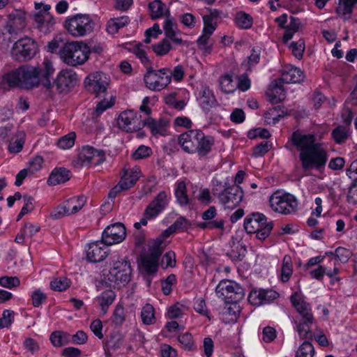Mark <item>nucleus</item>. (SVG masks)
<instances>
[{
  "mask_svg": "<svg viewBox=\"0 0 357 357\" xmlns=\"http://www.w3.org/2000/svg\"><path fill=\"white\" fill-rule=\"evenodd\" d=\"M293 145L300 151L299 159L303 170H320L323 169L328 160V153L323 144L316 142L313 134H303L295 131L291 135Z\"/></svg>",
  "mask_w": 357,
  "mask_h": 357,
  "instance_id": "1",
  "label": "nucleus"
},
{
  "mask_svg": "<svg viewBox=\"0 0 357 357\" xmlns=\"http://www.w3.org/2000/svg\"><path fill=\"white\" fill-rule=\"evenodd\" d=\"M40 68L29 64H24L6 73L3 81L10 87L31 90L40 84Z\"/></svg>",
  "mask_w": 357,
  "mask_h": 357,
  "instance_id": "2",
  "label": "nucleus"
},
{
  "mask_svg": "<svg viewBox=\"0 0 357 357\" xmlns=\"http://www.w3.org/2000/svg\"><path fill=\"white\" fill-rule=\"evenodd\" d=\"M290 301L298 312L294 321L295 331L301 339H311L313 335L311 328L315 323V319L310 304L305 301L297 293L291 296Z\"/></svg>",
  "mask_w": 357,
  "mask_h": 357,
  "instance_id": "3",
  "label": "nucleus"
},
{
  "mask_svg": "<svg viewBox=\"0 0 357 357\" xmlns=\"http://www.w3.org/2000/svg\"><path fill=\"white\" fill-rule=\"evenodd\" d=\"M90 47L83 41L64 43L59 51L61 59L68 66L84 64L89 58Z\"/></svg>",
  "mask_w": 357,
  "mask_h": 357,
  "instance_id": "4",
  "label": "nucleus"
},
{
  "mask_svg": "<svg viewBox=\"0 0 357 357\" xmlns=\"http://www.w3.org/2000/svg\"><path fill=\"white\" fill-rule=\"evenodd\" d=\"M273 228V222L268 221L265 215L252 213L244 220V229L248 234H255L259 240H265Z\"/></svg>",
  "mask_w": 357,
  "mask_h": 357,
  "instance_id": "5",
  "label": "nucleus"
},
{
  "mask_svg": "<svg viewBox=\"0 0 357 357\" xmlns=\"http://www.w3.org/2000/svg\"><path fill=\"white\" fill-rule=\"evenodd\" d=\"M94 21L89 15L77 14L68 17L65 22V28L73 37H84L91 33L94 29Z\"/></svg>",
  "mask_w": 357,
  "mask_h": 357,
  "instance_id": "6",
  "label": "nucleus"
},
{
  "mask_svg": "<svg viewBox=\"0 0 357 357\" xmlns=\"http://www.w3.org/2000/svg\"><path fill=\"white\" fill-rule=\"evenodd\" d=\"M170 75L171 69L169 68H162L156 70L149 67L144 76V81L149 89L160 91L171 83Z\"/></svg>",
  "mask_w": 357,
  "mask_h": 357,
  "instance_id": "7",
  "label": "nucleus"
},
{
  "mask_svg": "<svg viewBox=\"0 0 357 357\" xmlns=\"http://www.w3.org/2000/svg\"><path fill=\"white\" fill-rule=\"evenodd\" d=\"M269 203L273 211L284 215L295 213L298 208V201L293 195L279 191L270 197Z\"/></svg>",
  "mask_w": 357,
  "mask_h": 357,
  "instance_id": "8",
  "label": "nucleus"
},
{
  "mask_svg": "<svg viewBox=\"0 0 357 357\" xmlns=\"http://www.w3.org/2000/svg\"><path fill=\"white\" fill-rule=\"evenodd\" d=\"M215 294L225 302H239L245 296L244 289L238 284L227 280H222L218 283Z\"/></svg>",
  "mask_w": 357,
  "mask_h": 357,
  "instance_id": "9",
  "label": "nucleus"
},
{
  "mask_svg": "<svg viewBox=\"0 0 357 357\" xmlns=\"http://www.w3.org/2000/svg\"><path fill=\"white\" fill-rule=\"evenodd\" d=\"M224 189L219 193L218 198L225 209L232 210L239 205L243 200L244 193L239 185H230L225 182Z\"/></svg>",
  "mask_w": 357,
  "mask_h": 357,
  "instance_id": "10",
  "label": "nucleus"
},
{
  "mask_svg": "<svg viewBox=\"0 0 357 357\" xmlns=\"http://www.w3.org/2000/svg\"><path fill=\"white\" fill-rule=\"evenodd\" d=\"M110 83L109 77L102 72H96L89 75L85 80V88L97 98L105 97Z\"/></svg>",
  "mask_w": 357,
  "mask_h": 357,
  "instance_id": "11",
  "label": "nucleus"
},
{
  "mask_svg": "<svg viewBox=\"0 0 357 357\" xmlns=\"http://www.w3.org/2000/svg\"><path fill=\"white\" fill-rule=\"evenodd\" d=\"M38 51V45L30 38L26 37L16 41L11 49L13 59L22 62L32 59Z\"/></svg>",
  "mask_w": 357,
  "mask_h": 357,
  "instance_id": "12",
  "label": "nucleus"
},
{
  "mask_svg": "<svg viewBox=\"0 0 357 357\" xmlns=\"http://www.w3.org/2000/svg\"><path fill=\"white\" fill-rule=\"evenodd\" d=\"M34 7L36 10L33 15L36 27L44 33L50 32L55 23L49 12L51 8L50 5L35 2Z\"/></svg>",
  "mask_w": 357,
  "mask_h": 357,
  "instance_id": "13",
  "label": "nucleus"
},
{
  "mask_svg": "<svg viewBox=\"0 0 357 357\" xmlns=\"http://www.w3.org/2000/svg\"><path fill=\"white\" fill-rule=\"evenodd\" d=\"M131 272L130 264L127 260H118L114 263L113 267L109 271L108 279L117 284L125 285L130 280Z\"/></svg>",
  "mask_w": 357,
  "mask_h": 357,
  "instance_id": "14",
  "label": "nucleus"
},
{
  "mask_svg": "<svg viewBox=\"0 0 357 357\" xmlns=\"http://www.w3.org/2000/svg\"><path fill=\"white\" fill-rule=\"evenodd\" d=\"M105 160V152L90 146H83L78 155V162L82 167L91 165L97 166L102 164Z\"/></svg>",
  "mask_w": 357,
  "mask_h": 357,
  "instance_id": "15",
  "label": "nucleus"
},
{
  "mask_svg": "<svg viewBox=\"0 0 357 357\" xmlns=\"http://www.w3.org/2000/svg\"><path fill=\"white\" fill-rule=\"evenodd\" d=\"M167 195L165 191L160 192L154 199L148 205L144 211V218L139 222L140 225H146L147 219L158 215L167 205Z\"/></svg>",
  "mask_w": 357,
  "mask_h": 357,
  "instance_id": "16",
  "label": "nucleus"
},
{
  "mask_svg": "<svg viewBox=\"0 0 357 357\" xmlns=\"http://www.w3.org/2000/svg\"><path fill=\"white\" fill-rule=\"evenodd\" d=\"M126 236V227L121 222L107 226L102 234V241L107 246L123 241Z\"/></svg>",
  "mask_w": 357,
  "mask_h": 357,
  "instance_id": "17",
  "label": "nucleus"
},
{
  "mask_svg": "<svg viewBox=\"0 0 357 357\" xmlns=\"http://www.w3.org/2000/svg\"><path fill=\"white\" fill-rule=\"evenodd\" d=\"M26 26V17L25 13L16 10L8 15V20L5 29L10 35H17Z\"/></svg>",
  "mask_w": 357,
  "mask_h": 357,
  "instance_id": "18",
  "label": "nucleus"
},
{
  "mask_svg": "<svg viewBox=\"0 0 357 357\" xmlns=\"http://www.w3.org/2000/svg\"><path fill=\"white\" fill-rule=\"evenodd\" d=\"M165 39L170 40L176 45H186V42L182 39L181 31L178 29L177 24L174 21L172 17H165L162 25Z\"/></svg>",
  "mask_w": 357,
  "mask_h": 357,
  "instance_id": "19",
  "label": "nucleus"
},
{
  "mask_svg": "<svg viewBox=\"0 0 357 357\" xmlns=\"http://www.w3.org/2000/svg\"><path fill=\"white\" fill-rule=\"evenodd\" d=\"M117 124L121 130L127 132H132L140 128L142 123H138L137 115L133 111L128 110L119 114Z\"/></svg>",
  "mask_w": 357,
  "mask_h": 357,
  "instance_id": "20",
  "label": "nucleus"
},
{
  "mask_svg": "<svg viewBox=\"0 0 357 357\" xmlns=\"http://www.w3.org/2000/svg\"><path fill=\"white\" fill-rule=\"evenodd\" d=\"M200 130H190L178 136V144L188 153H196V145Z\"/></svg>",
  "mask_w": 357,
  "mask_h": 357,
  "instance_id": "21",
  "label": "nucleus"
},
{
  "mask_svg": "<svg viewBox=\"0 0 357 357\" xmlns=\"http://www.w3.org/2000/svg\"><path fill=\"white\" fill-rule=\"evenodd\" d=\"M76 82V73L71 69H63L60 71L54 83L57 90L61 93L68 91L70 88L73 87Z\"/></svg>",
  "mask_w": 357,
  "mask_h": 357,
  "instance_id": "22",
  "label": "nucleus"
},
{
  "mask_svg": "<svg viewBox=\"0 0 357 357\" xmlns=\"http://www.w3.org/2000/svg\"><path fill=\"white\" fill-rule=\"evenodd\" d=\"M139 177V174L137 172L128 173L126 171L118 184L109 191L108 194L109 197L114 199L121 191L131 188L135 184Z\"/></svg>",
  "mask_w": 357,
  "mask_h": 357,
  "instance_id": "23",
  "label": "nucleus"
},
{
  "mask_svg": "<svg viewBox=\"0 0 357 357\" xmlns=\"http://www.w3.org/2000/svg\"><path fill=\"white\" fill-rule=\"evenodd\" d=\"M108 253L107 245L101 241H96L89 245L86 250V259L89 261L97 263L103 261Z\"/></svg>",
  "mask_w": 357,
  "mask_h": 357,
  "instance_id": "24",
  "label": "nucleus"
},
{
  "mask_svg": "<svg viewBox=\"0 0 357 357\" xmlns=\"http://www.w3.org/2000/svg\"><path fill=\"white\" fill-rule=\"evenodd\" d=\"M142 126L149 128L153 135L165 136L169 127V121L163 118L156 120L149 116L142 121Z\"/></svg>",
  "mask_w": 357,
  "mask_h": 357,
  "instance_id": "25",
  "label": "nucleus"
},
{
  "mask_svg": "<svg viewBox=\"0 0 357 357\" xmlns=\"http://www.w3.org/2000/svg\"><path fill=\"white\" fill-rule=\"evenodd\" d=\"M124 336L120 332H114L109 337L103 341V349L107 357H112L111 351H116L123 345Z\"/></svg>",
  "mask_w": 357,
  "mask_h": 357,
  "instance_id": "26",
  "label": "nucleus"
},
{
  "mask_svg": "<svg viewBox=\"0 0 357 357\" xmlns=\"http://www.w3.org/2000/svg\"><path fill=\"white\" fill-rule=\"evenodd\" d=\"M214 137L211 135H206L202 130H200L199 133V139L196 145V153L199 157H204L208 155L214 145Z\"/></svg>",
  "mask_w": 357,
  "mask_h": 357,
  "instance_id": "27",
  "label": "nucleus"
},
{
  "mask_svg": "<svg viewBox=\"0 0 357 357\" xmlns=\"http://www.w3.org/2000/svg\"><path fill=\"white\" fill-rule=\"evenodd\" d=\"M304 79L303 71L296 67H286L279 79L283 84L299 83Z\"/></svg>",
  "mask_w": 357,
  "mask_h": 357,
  "instance_id": "28",
  "label": "nucleus"
},
{
  "mask_svg": "<svg viewBox=\"0 0 357 357\" xmlns=\"http://www.w3.org/2000/svg\"><path fill=\"white\" fill-rule=\"evenodd\" d=\"M266 94L272 104H277L283 101L285 98L283 83L279 79L274 80L272 82L271 89H269Z\"/></svg>",
  "mask_w": 357,
  "mask_h": 357,
  "instance_id": "29",
  "label": "nucleus"
},
{
  "mask_svg": "<svg viewBox=\"0 0 357 357\" xmlns=\"http://www.w3.org/2000/svg\"><path fill=\"white\" fill-rule=\"evenodd\" d=\"M71 177V173L66 168H56L50 174L47 183L56 185L68 181Z\"/></svg>",
  "mask_w": 357,
  "mask_h": 357,
  "instance_id": "30",
  "label": "nucleus"
},
{
  "mask_svg": "<svg viewBox=\"0 0 357 357\" xmlns=\"http://www.w3.org/2000/svg\"><path fill=\"white\" fill-rule=\"evenodd\" d=\"M149 10L152 20L161 18L164 16L171 17L166 5L160 0H154L149 3Z\"/></svg>",
  "mask_w": 357,
  "mask_h": 357,
  "instance_id": "31",
  "label": "nucleus"
},
{
  "mask_svg": "<svg viewBox=\"0 0 357 357\" xmlns=\"http://www.w3.org/2000/svg\"><path fill=\"white\" fill-rule=\"evenodd\" d=\"M356 3L357 0H339L336 13L343 20H348L351 18L354 7Z\"/></svg>",
  "mask_w": 357,
  "mask_h": 357,
  "instance_id": "32",
  "label": "nucleus"
},
{
  "mask_svg": "<svg viewBox=\"0 0 357 357\" xmlns=\"http://www.w3.org/2000/svg\"><path fill=\"white\" fill-rule=\"evenodd\" d=\"M130 22V20L127 15L112 18L107 22L106 30L109 34H115L120 29L128 25Z\"/></svg>",
  "mask_w": 357,
  "mask_h": 357,
  "instance_id": "33",
  "label": "nucleus"
},
{
  "mask_svg": "<svg viewBox=\"0 0 357 357\" xmlns=\"http://www.w3.org/2000/svg\"><path fill=\"white\" fill-rule=\"evenodd\" d=\"M287 115V111L284 107L277 106L270 109L265 114V119L268 123L276 124L281 118Z\"/></svg>",
  "mask_w": 357,
  "mask_h": 357,
  "instance_id": "34",
  "label": "nucleus"
},
{
  "mask_svg": "<svg viewBox=\"0 0 357 357\" xmlns=\"http://www.w3.org/2000/svg\"><path fill=\"white\" fill-rule=\"evenodd\" d=\"M301 20L294 16L290 17V22L285 27V31L283 36L284 43H287L289 40L293 38L294 34L299 31L301 27Z\"/></svg>",
  "mask_w": 357,
  "mask_h": 357,
  "instance_id": "35",
  "label": "nucleus"
},
{
  "mask_svg": "<svg viewBox=\"0 0 357 357\" xmlns=\"http://www.w3.org/2000/svg\"><path fill=\"white\" fill-rule=\"evenodd\" d=\"M115 293L111 289L103 291L99 296L97 297L101 310L103 314H105L109 305L112 304L115 299Z\"/></svg>",
  "mask_w": 357,
  "mask_h": 357,
  "instance_id": "36",
  "label": "nucleus"
},
{
  "mask_svg": "<svg viewBox=\"0 0 357 357\" xmlns=\"http://www.w3.org/2000/svg\"><path fill=\"white\" fill-rule=\"evenodd\" d=\"M86 199L84 196L81 195L77 197L69 199L65 203L67 211L71 214H75L82 208L86 203Z\"/></svg>",
  "mask_w": 357,
  "mask_h": 357,
  "instance_id": "37",
  "label": "nucleus"
},
{
  "mask_svg": "<svg viewBox=\"0 0 357 357\" xmlns=\"http://www.w3.org/2000/svg\"><path fill=\"white\" fill-rule=\"evenodd\" d=\"M25 135L23 131L17 132L8 145V151L10 153H18L22 150L25 141Z\"/></svg>",
  "mask_w": 357,
  "mask_h": 357,
  "instance_id": "38",
  "label": "nucleus"
},
{
  "mask_svg": "<svg viewBox=\"0 0 357 357\" xmlns=\"http://www.w3.org/2000/svg\"><path fill=\"white\" fill-rule=\"evenodd\" d=\"M175 196L180 206H185L189 204L190 199L187 195L186 185L184 181H179L176 183Z\"/></svg>",
  "mask_w": 357,
  "mask_h": 357,
  "instance_id": "39",
  "label": "nucleus"
},
{
  "mask_svg": "<svg viewBox=\"0 0 357 357\" xmlns=\"http://www.w3.org/2000/svg\"><path fill=\"white\" fill-rule=\"evenodd\" d=\"M331 135L335 143L343 144L350 136L349 128L338 126L332 131Z\"/></svg>",
  "mask_w": 357,
  "mask_h": 357,
  "instance_id": "40",
  "label": "nucleus"
},
{
  "mask_svg": "<svg viewBox=\"0 0 357 357\" xmlns=\"http://www.w3.org/2000/svg\"><path fill=\"white\" fill-rule=\"evenodd\" d=\"M103 99L98 102L95 109L94 114L99 116L107 109L112 107L116 102V97L114 96H109V98L102 97Z\"/></svg>",
  "mask_w": 357,
  "mask_h": 357,
  "instance_id": "41",
  "label": "nucleus"
},
{
  "mask_svg": "<svg viewBox=\"0 0 357 357\" xmlns=\"http://www.w3.org/2000/svg\"><path fill=\"white\" fill-rule=\"evenodd\" d=\"M293 272V266L291 258L289 255H286L282 259V265L281 268V280L282 282H287L290 279Z\"/></svg>",
  "mask_w": 357,
  "mask_h": 357,
  "instance_id": "42",
  "label": "nucleus"
},
{
  "mask_svg": "<svg viewBox=\"0 0 357 357\" xmlns=\"http://www.w3.org/2000/svg\"><path fill=\"white\" fill-rule=\"evenodd\" d=\"M216 103V100L213 92L208 88L202 91V95L200 98V104L204 109L208 110L213 107Z\"/></svg>",
  "mask_w": 357,
  "mask_h": 357,
  "instance_id": "43",
  "label": "nucleus"
},
{
  "mask_svg": "<svg viewBox=\"0 0 357 357\" xmlns=\"http://www.w3.org/2000/svg\"><path fill=\"white\" fill-rule=\"evenodd\" d=\"M236 25L241 29H250L252 26V17L244 12H238L235 18Z\"/></svg>",
  "mask_w": 357,
  "mask_h": 357,
  "instance_id": "44",
  "label": "nucleus"
},
{
  "mask_svg": "<svg viewBox=\"0 0 357 357\" xmlns=\"http://www.w3.org/2000/svg\"><path fill=\"white\" fill-rule=\"evenodd\" d=\"M219 83L222 91L225 93H233L236 90V86L233 83L232 76L229 74H225L220 77Z\"/></svg>",
  "mask_w": 357,
  "mask_h": 357,
  "instance_id": "45",
  "label": "nucleus"
},
{
  "mask_svg": "<svg viewBox=\"0 0 357 357\" xmlns=\"http://www.w3.org/2000/svg\"><path fill=\"white\" fill-rule=\"evenodd\" d=\"M141 266L144 273L150 275L156 273L158 264V261L146 256L142 258Z\"/></svg>",
  "mask_w": 357,
  "mask_h": 357,
  "instance_id": "46",
  "label": "nucleus"
},
{
  "mask_svg": "<svg viewBox=\"0 0 357 357\" xmlns=\"http://www.w3.org/2000/svg\"><path fill=\"white\" fill-rule=\"evenodd\" d=\"M141 317L144 324H152L155 322L154 309L151 304H146L142 309Z\"/></svg>",
  "mask_w": 357,
  "mask_h": 357,
  "instance_id": "47",
  "label": "nucleus"
},
{
  "mask_svg": "<svg viewBox=\"0 0 357 357\" xmlns=\"http://www.w3.org/2000/svg\"><path fill=\"white\" fill-rule=\"evenodd\" d=\"M152 48L158 56H164L169 52L172 46L168 40L164 38L160 42L153 45Z\"/></svg>",
  "mask_w": 357,
  "mask_h": 357,
  "instance_id": "48",
  "label": "nucleus"
},
{
  "mask_svg": "<svg viewBox=\"0 0 357 357\" xmlns=\"http://www.w3.org/2000/svg\"><path fill=\"white\" fill-rule=\"evenodd\" d=\"M314 349L313 345L309 341H304L298 348L296 357H313Z\"/></svg>",
  "mask_w": 357,
  "mask_h": 357,
  "instance_id": "49",
  "label": "nucleus"
},
{
  "mask_svg": "<svg viewBox=\"0 0 357 357\" xmlns=\"http://www.w3.org/2000/svg\"><path fill=\"white\" fill-rule=\"evenodd\" d=\"M197 45L200 50L204 51L205 53H210L213 45L211 36H208L207 33L202 32L197 40Z\"/></svg>",
  "mask_w": 357,
  "mask_h": 357,
  "instance_id": "50",
  "label": "nucleus"
},
{
  "mask_svg": "<svg viewBox=\"0 0 357 357\" xmlns=\"http://www.w3.org/2000/svg\"><path fill=\"white\" fill-rule=\"evenodd\" d=\"M75 132H71L68 135H66L59 138L56 144L61 149H68L71 148L75 144Z\"/></svg>",
  "mask_w": 357,
  "mask_h": 357,
  "instance_id": "51",
  "label": "nucleus"
},
{
  "mask_svg": "<svg viewBox=\"0 0 357 357\" xmlns=\"http://www.w3.org/2000/svg\"><path fill=\"white\" fill-rule=\"evenodd\" d=\"M71 282L65 277L55 278L50 282L51 288L54 291H63L70 287Z\"/></svg>",
  "mask_w": 357,
  "mask_h": 357,
  "instance_id": "52",
  "label": "nucleus"
},
{
  "mask_svg": "<svg viewBox=\"0 0 357 357\" xmlns=\"http://www.w3.org/2000/svg\"><path fill=\"white\" fill-rule=\"evenodd\" d=\"M178 341L185 350L192 351L195 349L193 337L190 333L179 335L178 336Z\"/></svg>",
  "mask_w": 357,
  "mask_h": 357,
  "instance_id": "53",
  "label": "nucleus"
},
{
  "mask_svg": "<svg viewBox=\"0 0 357 357\" xmlns=\"http://www.w3.org/2000/svg\"><path fill=\"white\" fill-rule=\"evenodd\" d=\"M225 306L222 309V314L236 318L240 312L238 302H225Z\"/></svg>",
  "mask_w": 357,
  "mask_h": 357,
  "instance_id": "54",
  "label": "nucleus"
},
{
  "mask_svg": "<svg viewBox=\"0 0 357 357\" xmlns=\"http://www.w3.org/2000/svg\"><path fill=\"white\" fill-rule=\"evenodd\" d=\"M162 243L163 242L161 239H157V241L151 248L150 254L147 257L158 261V259L161 256L164 248Z\"/></svg>",
  "mask_w": 357,
  "mask_h": 357,
  "instance_id": "55",
  "label": "nucleus"
},
{
  "mask_svg": "<svg viewBox=\"0 0 357 357\" xmlns=\"http://www.w3.org/2000/svg\"><path fill=\"white\" fill-rule=\"evenodd\" d=\"M264 289L252 290L248 296V301L252 305H263Z\"/></svg>",
  "mask_w": 357,
  "mask_h": 357,
  "instance_id": "56",
  "label": "nucleus"
},
{
  "mask_svg": "<svg viewBox=\"0 0 357 357\" xmlns=\"http://www.w3.org/2000/svg\"><path fill=\"white\" fill-rule=\"evenodd\" d=\"M292 54L298 59H301L305 50V43L303 39L298 42H291L289 45Z\"/></svg>",
  "mask_w": 357,
  "mask_h": 357,
  "instance_id": "57",
  "label": "nucleus"
},
{
  "mask_svg": "<svg viewBox=\"0 0 357 357\" xmlns=\"http://www.w3.org/2000/svg\"><path fill=\"white\" fill-rule=\"evenodd\" d=\"M20 281L17 277L3 276L0 278V285L8 289L17 287L20 285Z\"/></svg>",
  "mask_w": 357,
  "mask_h": 357,
  "instance_id": "58",
  "label": "nucleus"
},
{
  "mask_svg": "<svg viewBox=\"0 0 357 357\" xmlns=\"http://www.w3.org/2000/svg\"><path fill=\"white\" fill-rule=\"evenodd\" d=\"M335 260H339L342 263H346L349 261L352 255L351 252L347 248L342 247H338L335 250Z\"/></svg>",
  "mask_w": 357,
  "mask_h": 357,
  "instance_id": "59",
  "label": "nucleus"
},
{
  "mask_svg": "<svg viewBox=\"0 0 357 357\" xmlns=\"http://www.w3.org/2000/svg\"><path fill=\"white\" fill-rule=\"evenodd\" d=\"M347 201L351 204H357V181L356 178H354L348 189Z\"/></svg>",
  "mask_w": 357,
  "mask_h": 357,
  "instance_id": "60",
  "label": "nucleus"
},
{
  "mask_svg": "<svg viewBox=\"0 0 357 357\" xmlns=\"http://www.w3.org/2000/svg\"><path fill=\"white\" fill-rule=\"evenodd\" d=\"M162 31L160 29L158 24L155 23L153 26L149 29H148L145 31V38L144 42L146 44L151 43V37L157 38L159 34H161Z\"/></svg>",
  "mask_w": 357,
  "mask_h": 357,
  "instance_id": "61",
  "label": "nucleus"
},
{
  "mask_svg": "<svg viewBox=\"0 0 357 357\" xmlns=\"http://www.w3.org/2000/svg\"><path fill=\"white\" fill-rule=\"evenodd\" d=\"M271 144L268 141H263L254 148L252 155L262 156L271 149Z\"/></svg>",
  "mask_w": 357,
  "mask_h": 357,
  "instance_id": "62",
  "label": "nucleus"
},
{
  "mask_svg": "<svg viewBox=\"0 0 357 357\" xmlns=\"http://www.w3.org/2000/svg\"><path fill=\"white\" fill-rule=\"evenodd\" d=\"M151 153V149L149 147L144 145H141L132 153V157L135 160H140L150 156Z\"/></svg>",
  "mask_w": 357,
  "mask_h": 357,
  "instance_id": "63",
  "label": "nucleus"
},
{
  "mask_svg": "<svg viewBox=\"0 0 357 357\" xmlns=\"http://www.w3.org/2000/svg\"><path fill=\"white\" fill-rule=\"evenodd\" d=\"M46 298V295L40 289H36L32 292V304L36 307L41 305Z\"/></svg>",
  "mask_w": 357,
  "mask_h": 357,
  "instance_id": "64",
  "label": "nucleus"
}]
</instances>
